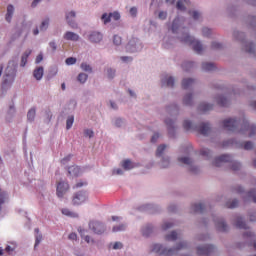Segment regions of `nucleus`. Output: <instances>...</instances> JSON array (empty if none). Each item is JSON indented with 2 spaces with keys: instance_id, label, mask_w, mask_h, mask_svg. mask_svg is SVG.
Segmentation results:
<instances>
[{
  "instance_id": "obj_1",
  "label": "nucleus",
  "mask_w": 256,
  "mask_h": 256,
  "mask_svg": "<svg viewBox=\"0 0 256 256\" xmlns=\"http://www.w3.org/2000/svg\"><path fill=\"white\" fill-rule=\"evenodd\" d=\"M172 33H174L180 43H184V45H191L193 51L198 55H201L203 51H205V47L201 41L196 40L193 36L189 34V29L183 26V21L179 18H175L172 22Z\"/></svg>"
},
{
  "instance_id": "obj_2",
  "label": "nucleus",
  "mask_w": 256,
  "mask_h": 256,
  "mask_svg": "<svg viewBox=\"0 0 256 256\" xmlns=\"http://www.w3.org/2000/svg\"><path fill=\"white\" fill-rule=\"evenodd\" d=\"M223 127L232 133H240L241 135L248 133V137H255L256 135V125L249 123L245 116L228 118L223 121Z\"/></svg>"
},
{
  "instance_id": "obj_3",
  "label": "nucleus",
  "mask_w": 256,
  "mask_h": 256,
  "mask_svg": "<svg viewBox=\"0 0 256 256\" xmlns=\"http://www.w3.org/2000/svg\"><path fill=\"white\" fill-rule=\"evenodd\" d=\"M17 67H19L17 58H13L8 62L4 72V80L1 88L2 93H5L11 89L13 81H15V77H17Z\"/></svg>"
},
{
  "instance_id": "obj_4",
  "label": "nucleus",
  "mask_w": 256,
  "mask_h": 256,
  "mask_svg": "<svg viewBox=\"0 0 256 256\" xmlns=\"http://www.w3.org/2000/svg\"><path fill=\"white\" fill-rule=\"evenodd\" d=\"M189 247V243L187 241H181L178 244H176L173 248H167L163 244H153L152 245V252L157 253L159 256H173L177 255L179 251H183V249H187Z\"/></svg>"
},
{
  "instance_id": "obj_5",
  "label": "nucleus",
  "mask_w": 256,
  "mask_h": 256,
  "mask_svg": "<svg viewBox=\"0 0 256 256\" xmlns=\"http://www.w3.org/2000/svg\"><path fill=\"white\" fill-rule=\"evenodd\" d=\"M183 127L185 131H198L200 135L209 137L211 135V123L201 122L199 125L194 124L191 120H184Z\"/></svg>"
},
{
  "instance_id": "obj_6",
  "label": "nucleus",
  "mask_w": 256,
  "mask_h": 256,
  "mask_svg": "<svg viewBox=\"0 0 256 256\" xmlns=\"http://www.w3.org/2000/svg\"><path fill=\"white\" fill-rule=\"evenodd\" d=\"M187 155L179 156L177 162L180 163L183 167H186L187 171L192 175H199L201 173V167L195 163L193 157H191V152H186Z\"/></svg>"
},
{
  "instance_id": "obj_7",
  "label": "nucleus",
  "mask_w": 256,
  "mask_h": 256,
  "mask_svg": "<svg viewBox=\"0 0 256 256\" xmlns=\"http://www.w3.org/2000/svg\"><path fill=\"white\" fill-rule=\"evenodd\" d=\"M225 163H231L230 167L232 171H239L241 169V163L239 161H234L233 155L231 154H222L217 156L213 160L212 165H214V167H223Z\"/></svg>"
},
{
  "instance_id": "obj_8",
  "label": "nucleus",
  "mask_w": 256,
  "mask_h": 256,
  "mask_svg": "<svg viewBox=\"0 0 256 256\" xmlns=\"http://www.w3.org/2000/svg\"><path fill=\"white\" fill-rule=\"evenodd\" d=\"M233 39L242 45L243 51L249 53L250 55H255V43L246 41L245 34L243 32L234 30Z\"/></svg>"
},
{
  "instance_id": "obj_9",
  "label": "nucleus",
  "mask_w": 256,
  "mask_h": 256,
  "mask_svg": "<svg viewBox=\"0 0 256 256\" xmlns=\"http://www.w3.org/2000/svg\"><path fill=\"white\" fill-rule=\"evenodd\" d=\"M198 256H212L217 253V246L213 244L201 245L196 248Z\"/></svg>"
},
{
  "instance_id": "obj_10",
  "label": "nucleus",
  "mask_w": 256,
  "mask_h": 256,
  "mask_svg": "<svg viewBox=\"0 0 256 256\" xmlns=\"http://www.w3.org/2000/svg\"><path fill=\"white\" fill-rule=\"evenodd\" d=\"M212 219L215 225V228L220 233H227L229 231V225H227V222L225 221V218L212 214Z\"/></svg>"
},
{
  "instance_id": "obj_11",
  "label": "nucleus",
  "mask_w": 256,
  "mask_h": 256,
  "mask_svg": "<svg viewBox=\"0 0 256 256\" xmlns=\"http://www.w3.org/2000/svg\"><path fill=\"white\" fill-rule=\"evenodd\" d=\"M88 227L90 231L95 233V235H103V233H105V231L107 230L105 224L98 220H91L88 224Z\"/></svg>"
},
{
  "instance_id": "obj_12",
  "label": "nucleus",
  "mask_w": 256,
  "mask_h": 256,
  "mask_svg": "<svg viewBox=\"0 0 256 256\" xmlns=\"http://www.w3.org/2000/svg\"><path fill=\"white\" fill-rule=\"evenodd\" d=\"M143 49V44L137 38H132L129 40L128 44L126 45V51L128 53H137Z\"/></svg>"
},
{
  "instance_id": "obj_13",
  "label": "nucleus",
  "mask_w": 256,
  "mask_h": 256,
  "mask_svg": "<svg viewBox=\"0 0 256 256\" xmlns=\"http://www.w3.org/2000/svg\"><path fill=\"white\" fill-rule=\"evenodd\" d=\"M164 123L167 127L168 137L171 139H175L177 137V124H175V120L171 118H166Z\"/></svg>"
},
{
  "instance_id": "obj_14",
  "label": "nucleus",
  "mask_w": 256,
  "mask_h": 256,
  "mask_svg": "<svg viewBox=\"0 0 256 256\" xmlns=\"http://www.w3.org/2000/svg\"><path fill=\"white\" fill-rule=\"evenodd\" d=\"M87 199H88L87 191L85 190L78 191L72 196V205H81L85 203Z\"/></svg>"
},
{
  "instance_id": "obj_15",
  "label": "nucleus",
  "mask_w": 256,
  "mask_h": 256,
  "mask_svg": "<svg viewBox=\"0 0 256 256\" xmlns=\"http://www.w3.org/2000/svg\"><path fill=\"white\" fill-rule=\"evenodd\" d=\"M214 101L219 107H229V105H231V98H229L227 94H216Z\"/></svg>"
},
{
  "instance_id": "obj_16",
  "label": "nucleus",
  "mask_w": 256,
  "mask_h": 256,
  "mask_svg": "<svg viewBox=\"0 0 256 256\" xmlns=\"http://www.w3.org/2000/svg\"><path fill=\"white\" fill-rule=\"evenodd\" d=\"M67 191H69V183L60 180L57 183V188H56V195L59 197V199H63L65 195L67 194Z\"/></svg>"
},
{
  "instance_id": "obj_17",
  "label": "nucleus",
  "mask_w": 256,
  "mask_h": 256,
  "mask_svg": "<svg viewBox=\"0 0 256 256\" xmlns=\"http://www.w3.org/2000/svg\"><path fill=\"white\" fill-rule=\"evenodd\" d=\"M76 17L77 12H75L74 10L65 13L66 23L67 25H69V27H71V29H77L79 27L77 22L75 21Z\"/></svg>"
},
{
  "instance_id": "obj_18",
  "label": "nucleus",
  "mask_w": 256,
  "mask_h": 256,
  "mask_svg": "<svg viewBox=\"0 0 256 256\" xmlns=\"http://www.w3.org/2000/svg\"><path fill=\"white\" fill-rule=\"evenodd\" d=\"M243 237L248 247H253L256 251V235L252 231H246L243 233Z\"/></svg>"
},
{
  "instance_id": "obj_19",
  "label": "nucleus",
  "mask_w": 256,
  "mask_h": 256,
  "mask_svg": "<svg viewBox=\"0 0 256 256\" xmlns=\"http://www.w3.org/2000/svg\"><path fill=\"white\" fill-rule=\"evenodd\" d=\"M158 159V165L160 169H169V167H171V156L168 154L165 156H160Z\"/></svg>"
},
{
  "instance_id": "obj_20",
  "label": "nucleus",
  "mask_w": 256,
  "mask_h": 256,
  "mask_svg": "<svg viewBox=\"0 0 256 256\" xmlns=\"http://www.w3.org/2000/svg\"><path fill=\"white\" fill-rule=\"evenodd\" d=\"M226 15L230 19H235L239 15V7L236 4H230L226 7Z\"/></svg>"
},
{
  "instance_id": "obj_21",
  "label": "nucleus",
  "mask_w": 256,
  "mask_h": 256,
  "mask_svg": "<svg viewBox=\"0 0 256 256\" xmlns=\"http://www.w3.org/2000/svg\"><path fill=\"white\" fill-rule=\"evenodd\" d=\"M242 199L244 203H256V189L252 188L248 192H246L243 196Z\"/></svg>"
},
{
  "instance_id": "obj_22",
  "label": "nucleus",
  "mask_w": 256,
  "mask_h": 256,
  "mask_svg": "<svg viewBox=\"0 0 256 256\" xmlns=\"http://www.w3.org/2000/svg\"><path fill=\"white\" fill-rule=\"evenodd\" d=\"M88 41L90 43H101L103 41V34L101 32L92 31L88 35Z\"/></svg>"
},
{
  "instance_id": "obj_23",
  "label": "nucleus",
  "mask_w": 256,
  "mask_h": 256,
  "mask_svg": "<svg viewBox=\"0 0 256 256\" xmlns=\"http://www.w3.org/2000/svg\"><path fill=\"white\" fill-rule=\"evenodd\" d=\"M181 108L177 104H170L166 106V112L171 115V117H179Z\"/></svg>"
},
{
  "instance_id": "obj_24",
  "label": "nucleus",
  "mask_w": 256,
  "mask_h": 256,
  "mask_svg": "<svg viewBox=\"0 0 256 256\" xmlns=\"http://www.w3.org/2000/svg\"><path fill=\"white\" fill-rule=\"evenodd\" d=\"M140 209H141V211H147L151 215H153L155 213H159V211H161V208H159V206H157L155 204H146V205L141 206Z\"/></svg>"
},
{
  "instance_id": "obj_25",
  "label": "nucleus",
  "mask_w": 256,
  "mask_h": 256,
  "mask_svg": "<svg viewBox=\"0 0 256 256\" xmlns=\"http://www.w3.org/2000/svg\"><path fill=\"white\" fill-rule=\"evenodd\" d=\"M162 87H169L170 89H173L175 87V78L173 76H164L161 79Z\"/></svg>"
},
{
  "instance_id": "obj_26",
  "label": "nucleus",
  "mask_w": 256,
  "mask_h": 256,
  "mask_svg": "<svg viewBox=\"0 0 256 256\" xmlns=\"http://www.w3.org/2000/svg\"><path fill=\"white\" fill-rule=\"evenodd\" d=\"M182 104L185 107H193L194 101H193V93L188 92L183 96Z\"/></svg>"
},
{
  "instance_id": "obj_27",
  "label": "nucleus",
  "mask_w": 256,
  "mask_h": 256,
  "mask_svg": "<svg viewBox=\"0 0 256 256\" xmlns=\"http://www.w3.org/2000/svg\"><path fill=\"white\" fill-rule=\"evenodd\" d=\"M153 231H155V228L151 224H146L141 229L143 237H151V235H153Z\"/></svg>"
},
{
  "instance_id": "obj_28",
  "label": "nucleus",
  "mask_w": 256,
  "mask_h": 256,
  "mask_svg": "<svg viewBox=\"0 0 256 256\" xmlns=\"http://www.w3.org/2000/svg\"><path fill=\"white\" fill-rule=\"evenodd\" d=\"M14 14H15V7L13 5L9 4L7 6V12H6V15H5V21L7 23H11Z\"/></svg>"
},
{
  "instance_id": "obj_29",
  "label": "nucleus",
  "mask_w": 256,
  "mask_h": 256,
  "mask_svg": "<svg viewBox=\"0 0 256 256\" xmlns=\"http://www.w3.org/2000/svg\"><path fill=\"white\" fill-rule=\"evenodd\" d=\"M63 39H65V41H79L80 37L77 33L72 32V31H67L64 36Z\"/></svg>"
},
{
  "instance_id": "obj_30",
  "label": "nucleus",
  "mask_w": 256,
  "mask_h": 256,
  "mask_svg": "<svg viewBox=\"0 0 256 256\" xmlns=\"http://www.w3.org/2000/svg\"><path fill=\"white\" fill-rule=\"evenodd\" d=\"M206 209V206L204 203H197L192 205L191 212L192 213H204Z\"/></svg>"
},
{
  "instance_id": "obj_31",
  "label": "nucleus",
  "mask_w": 256,
  "mask_h": 256,
  "mask_svg": "<svg viewBox=\"0 0 256 256\" xmlns=\"http://www.w3.org/2000/svg\"><path fill=\"white\" fill-rule=\"evenodd\" d=\"M167 149V144H161L157 147L156 152H155V157L156 159H159V157H164L167 155L165 153V150Z\"/></svg>"
},
{
  "instance_id": "obj_32",
  "label": "nucleus",
  "mask_w": 256,
  "mask_h": 256,
  "mask_svg": "<svg viewBox=\"0 0 256 256\" xmlns=\"http://www.w3.org/2000/svg\"><path fill=\"white\" fill-rule=\"evenodd\" d=\"M198 110L202 111L203 113H207V111H213V104L202 102L199 104Z\"/></svg>"
},
{
  "instance_id": "obj_33",
  "label": "nucleus",
  "mask_w": 256,
  "mask_h": 256,
  "mask_svg": "<svg viewBox=\"0 0 256 256\" xmlns=\"http://www.w3.org/2000/svg\"><path fill=\"white\" fill-rule=\"evenodd\" d=\"M188 5L189 0H178L176 3V9H178V11H187Z\"/></svg>"
},
{
  "instance_id": "obj_34",
  "label": "nucleus",
  "mask_w": 256,
  "mask_h": 256,
  "mask_svg": "<svg viewBox=\"0 0 256 256\" xmlns=\"http://www.w3.org/2000/svg\"><path fill=\"white\" fill-rule=\"evenodd\" d=\"M122 167L125 171H131V169H135L136 165L130 159H126L122 161Z\"/></svg>"
},
{
  "instance_id": "obj_35",
  "label": "nucleus",
  "mask_w": 256,
  "mask_h": 256,
  "mask_svg": "<svg viewBox=\"0 0 256 256\" xmlns=\"http://www.w3.org/2000/svg\"><path fill=\"white\" fill-rule=\"evenodd\" d=\"M195 83V79L193 78H184L182 80V88L183 89H191Z\"/></svg>"
},
{
  "instance_id": "obj_36",
  "label": "nucleus",
  "mask_w": 256,
  "mask_h": 256,
  "mask_svg": "<svg viewBox=\"0 0 256 256\" xmlns=\"http://www.w3.org/2000/svg\"><path fill=\"white\" fill-rule=\"evenodd\" d=\"M68 173L72 177H79L81 174V168H79V166H70L68 167Z\"/></svg>"
},
{
  "instance_id": "obj_37",
  "label": "nucleus",
  "mask_w": 256,
  "mask_h": 256,
  "mask_svg": "<svg viewBox=\"0 0 256 256\" xmlns=\"http://www.w3.org/2000/svg\"><path fill=\"white\" fill-rule=\"evenodd\" d=\"M235 225L238 227V229H247V223L245 222V219L241 216L236 217Z\"/></svg>"
},
{
  "instance_id": "obj_38",
  "label": "nucleus",
  "mask_w": 256,
  "mask_h": 256,
  "mask_svg": "<svg viewBox=\"0 0 256 256\" xmlns=\"http://www.w3.org/2000/svg\"><path fill=\"white\" fill-rule=\"evenodd\" d=\"M36 115H37V108L32 107L27 112V121H29V123H33V121H35Z\"/></svg>"
},
{
  "instance_id": "obj_39",
  "label": "nucleus",
  "mask_w": 256,
  "mask_h": 256,
  "mask_svg": "<svg viewBox=\"0 0 256 256\" xmlns=\"http://www.w3.org/2000/svg\"><path fill=\"white\" fill-rule=\"evenodd\" d=\"M43 73H44V68L43 66H40L34 70L33 77H35L37 81H41V79H43Z\"/></svg>"
},
{
  "instance_id": "obj_40",
  "label": "nucleus",
  "mask_w": 256,
  "mask_h": 256,
  "mask_svg": "<svg viewBox=\"0 0 256 256\" xmlns=\"http://www.w3.org/2000/svg\"><path fill=\"white\" fill-rule=\"evenodd\" d=\"M217 67L213 62H203L202 63V71H215Z\"/></svg>"
},
{
  "instance_id": "obj_41",
  "label": "nucleus",
  "mask_w": 256,
  "mask_h": 256,
  "mask_svg": "<svg viewBox=\"0 0 256 256\" xmlns=\"http://www.w3.org/2000/svg\"><path fill=\"white\" fill-rule=\"evenodd\" d=\"M32 50H26L22 56H21V62H20V67H25L27 65V59H29V55H31Z\"/></svg>"
},
{
  "instance_id": "obj_42",
  "label": "nucleus",
  "mask_w": 256,
  "mask_h": 256,
  "mask_svg": "<svg viewBox=\"0 0 256 256\" xmlns=\"http://www.w3.org/2000/svg\"><path fill=\"white\" fill-rule=\"evenodd\" d=\"M194 67H197V64L193 61H185L182 63V69L184 71H191Z\"/></svg>"
},
{
  "instance_id": "obj_43",
  "label": "nucleus",
  "mask_w": 256,
  "mask_h": 256,
  "mask_svg": "<svg viewBox=\"0 0 256 256\" xmlns=\"http://www.w3.org/2000/svg\"><path fill=\"white\" fill-rule=\"evenodd\" d=\"M225 207H227V209H237V207H239V200L236 198L233 200H228L225 203Z\"/></svg>"
},
{
  "instance_id": "obj_44",
  "label": "nucleus",
  "mask_w": 256,
  "mask_h": 256,
  "mask_svg": "<svg viewBox=\"0 0 256 256\" xmlns=\"http://www.w3.org/2000/svg\"><path fill=\"white\" fill-rule=\"evenodd\" d=\"M200 154L202 157H205V159H211V157H213V151H211L209 148H202L200 150Z\"/></svg>"
},
{
  "instance_id": "obj_45",
  "label": "nucleus",
  "mask_w": 256,
  "mask_h": 256,
  "mask_svg": "<svg viewBox=\"0 0 256 256\" xmlns=\"http://www.w3.org/2000/svg\"><path fill=\"white\" fill-rule=\"evenodd\" d=\"M244 151H253L255 149V143L253 141H244Z\"/></svg>"
},
{
  "instance_id": "obj_46",
  "label": "nucleus",
  "mask_w": 256,
  "mask_h": 256,
  "mask_svg": "<svg viewBox=\"0 0 256 256\" xmlns=\"http://www.w3.org/2000/svg\"><path fill=\"white\" fill-rule=\"evenodd\" d=\"M177 239V231H172L171 233L165 235V241H177Z\"/></svg>"
},
{
  "instance_id": "obj_47",
  "label": "nucleus",
  "mask_w": 256,
  "mask_h": 256,
  "mask_svg": "<svg viewBox=\"0 0 256 256\" xmlns=\"http://www.w3.org/2000/svg\"><path fill=\"white\" fill-rule=\"evenodd\" d=\"M80 68L82 69V71H85V73H93V67L87 64V62L81 63Z\"/></svg>"
},
{
  "instance_id": "obj_48",
  "label": "nucleus",
  "mask_w": 256,
  "mask_h": 256,
  "mask_svg": "<svg viewBox=\"0 0 256 256\" xmlns=\"http://www.w3.org/2000/svg\"><path fill=\"white\" fill-rule=\"evenodd\" d=\"M62 214L66 215V217H73V218L79 217V214L75 212H71V210L67 208L62 209Z\"/></svg>"
},
{
  "instance_id": "obj_49",
  "label": "nucleus",
  "mask_w": 256,
  "mask_h": 256,
  "mask_svg": "<svg viewBox=\"0 0 256 256\" xmlns=\"http://www.w3.org/2000/svg\"><path fill=\"white\" fill-rule=\"evenodd\" d=\"M211 49L214 51H221V49H224L223 43L214 41L211 43Z\"/></svg>"
},
{
  "instance_id": "obj_50",
  "label": "nucleus",
  "mask_w": 256,
  "mask_h": 256,
  "mask_svg": "<svg viewBox=\"0 0 256 256\" xmlns=\"http://www.w3.org/2000/svg\"><path fill=\"white\" fill-rule=\"evenodd\" d=\"M196 241H209V239H211V237L209 236V234H197L195 236Z\"/></svg>"
},
{
  "instance_id": "obj_51",
  "label": "nucleus",
  "mask_w": 256,
  "mask_h": 256,
  "mask_svg": "<svg viewBox=\"0 0 256 256\" xmlns=\"http://www.w3.org/2000/svg\"><path fill=\"white\" fill-rule=\"evenodd\" d=\"M244 142L245 141L233 139L232 147H234V149H243Z\"/></svg>"
},
{
  "instance_id": "obj_52",
  "label": "nucleus",
  "mask_w": 256,
  "mask_h": 256,
  "mask_svg": "<svg viewBox=\"0 0 256 256\" xmlns=\"http://www.w3.org/2000/svg\"><path fill=\"white\" fill-rule=\"evenodd\" d=\"M8 197H9V195L7 194V192L0 193V212H1V209H3V204L5 203V200Z\"/></svg>"
},
{
  "instance_id": "obj_53",
  "label": "nucleus",
  "mask_w": 256,
  "mask_h": 256,
  "mask_svg": "<svg viewBox=\"0 0 256 256\" xmlns=\"http://www.w3.org/2000/svg\"><path fill=\"white\" fill-rule=\"evenodd\" d=\"M232 191L233 193H238L239 195L245 193V188H243V186L241 185H236L232 187Z\"/></svg>"
},
{
  "instance_id": "obj_54",
  "label": "nucleus",
  "mask_w": 256,
  "mask_h": 256,
  "mask_svg": "<svg viewBox=\"0 0 256 256\" xmlns=\"http://www.w3.org/2000/svg\"><path fill=\"white\" fill-rule=\"evenodd\" d=\"M114 125H115V127H118V128L125 127V119H123V118H116L114 120Z\"/></svg>"
},
{
  "instance_id": "obj_55",
  "label": "nucleus",
  "mask_w": 256,
  "mask_h": 256,
  "mask_svg": "<svg viewBox=\"0 0 256 256\" xmlns=\"http://www.w3.org/2000/svg\"><path fill=\"white\" fill-rule=\"evenodd\" d=\"M101 21H103L104 25L111 23V14H107V13L102 14Z\"/></svg>"
},
{
  "instance_id": "obj_56",
  "label": "nucleus",
  "mask_w": 256,
  "mask_h": 256,
  "mask_svg": "<svg viewBox=\"0 0 256 256\" xmlns=\"http://www.w3.org/2000/svg\"><path fill=\"white\" fill-rule=\"evenodd\" d=\"M79 83H86L87 79H89V75H87L86 73H80L77 77Z\"/></svg>"
},
{
  "instance_id": "obj_57",
  "label": "nucleus",
  "mask_w": 256,
  "mask_h": 256,
  "mask_svg": "<svg viewBox=\"0 0 256 256\" xmlns=\"http://www.w3.org/2000/svg\"><path fill=\"white\" fill-rule=\"evenodd\" d=\"M75 121V117L73 116H69L66 120V129L69 131V129H71V127H73V123Z\"/></svg>"
},
{
  "instance_id": "obj_58",
  "label": "nucleus",
  "mask_w": 256,
  "mask_h": 256,
  "mask_svg": "<svg viewBox=\"0 0 256 256\" xmlns=\"http://www.w3.org/2000/svg\"><path fill=\"white\" fill-rule=\"evenodd\" d=\"M51 119H53V113L51 112V110H46L44 122L51 123Z\"/></svg>"
},
{
  "instance_id": "obj_59",
  "label": "nucleus",
  "mask_w": 256,
  "mask_h": 256,
  "mask_svg": "<svg viewBox=\"0 0 256 256\" xmlns=\"http://www.w3.org/2000/svg\"><path fill=\"white\" fill-rule=\"evenodd\" d=\"M41 241H43V234H36L34 249H37V247H39V244L41 243Z\"/></svg>"
},
{
  "instance_id": "obj_60",
  "label": "nucleus",
  "mask_w": 256,
  "mask_h": 256,
  "mask_svg": "<svg viewBox=\"0 0 256 256\" xmlns=\"http://www.w3.org/2000/svg\"><path fill=\"white\" fill-rule=\"evenodd\" d=\"M48 28H49V18L42 21L40 25V31H47Z\"/></svg>"
},
{
  "instance_id": "obj_61",
  "label": "nucleus",
  "mask_w": 256,
  "mask_h": 256,
  "mask_svg": "<svg viewBox=\"0 0 256 256\" xmlns=\"http://www.w3.org/2000/svg\"><path fill=\"white\" fill-rule=\"evenodd\" d=\"M106 73H107V77L109 79H115V73H116V70L113 69V68H107L106 69Z\"/></svg>"
},
{
  "instance_id": "obj_62",
  "label": "nucleus",
  "mask_w": 256,
  "mask_h": 256,
  "mask_svg": "<svg viewBox=\"0 0 256 256\" xmlns=\"http://www.w3.org/2000/svg\"><path fill=\"white\" fill-rule=\"evenodd\" d=\"M125 229H127V225H125V224H120V225H118V226H114L113 229H112V231H113L114 233H117L118 231H125Z\"/></svg>"
},
{
  "instance_id": "obj_63",
  "label": "nucleus",
  "mask_w": 256,
  "mask_h": 256,
  "mask_svg": "<svg viewBox=\"0 0 256 256\" xmlns=\"http://www.w3.org/2000/svg\"><path fill=\"white\" fill-rule=\"evenodd\" d=\"M213 88L217 89L218 91H225V84L221 82H216L213 84Z\"/></svg>"
},
{
  "instance_id": "obj_64",
  "label": "nucleus",
  "mask_w": 256,
  "mask_h": 256,
  "mask_svg": "<svg viewBox=\"0 0 256 256\" xmlns=\"http://www.w3.org/2000/svg\"><path fill=\"white\" fill-rule=\"evenodd\" d=\"M202 35L203 37H211V29L208 27L202 28Z\"/></svg>"
}]
</instances>
